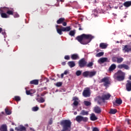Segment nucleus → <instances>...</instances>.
Listing matches in <instances>:
<instances>
[{"instance_id":"obj_17","label":"nucleus","mask_w":131,"mask_h":131,"mask_svg":"<svg viewBox=\"0 0 131 131\" xmlns=\"http://www.w3.org/2000/svg\"><path fill=\"white\" fill-rule=\"evenodd\" d=\"M71 58L72 60H78L79 59V56L77 54H74L71 55Z\"/></svg>"},{"instance_id":"obj_44","label":"nucleus","mask_w":131,"mask_h":131,"mask_svg":"<svg viewBox=\"0 0 131 131\" xmlns=\"http://www.w3.org/2000/svg\"><path fill=\"white\" fill-rule=\"evenodd\" d=\"M78 101H77V100H74V102H73V105L74 106H78Z\"/></svg>"},{"instance_id":"obj_35","label":"nucleus","mask_w":131,"mask_h":131,"mask_svg":"<svg viewBox=\"0 0 131 131\" xmlns=\"http://www.w3.org/2000/svg\"><path fill=\"white\" fill-rule=\"evenodd\" d=\"M94 65V62L93 61L90 62L88 64L86 63V67H88V68H91Z\"/></svg>"},{"instance_id":"obj_52","label":"nucleus","mask_w":131,"mask_h":131,"mask_svg":"<svg viewBox=\"0 0 131 131\" xmlns=\"http://www.w3.org/2000/svg\"><path fill=\"white\" fill-rule=\"evenodd\" d=\"M44 80H45L46 83L49 82V81H50V80H49V79L47 78H44Z\"/></svg>"},{"instance_id":"obj_42","label":"nucleus","mask_w":131,"mask_h":131,"mask_svg":"<svg viewBox=\"0 0 131 131\" xmlns=\"http://www.w3.org/2000/svg\"><path fill=\"white\" fill-rule=\"evenodd\" d=\"M14 99L16 102H19V101H21V98L19 96H15L14 97Z\"/></svg>"},{"instance_id":"obj_12","label":"nucleus","mask_w":131,"mask_h":131,"mask_svg":"<svg viewBox=\"0 0 131 131\" xmlns=\"http://www.w3.org/2000/svg\"><path fill=\"white\" fill-rule=\"evenodd\" d=\"M126 89L127 92H130L131 91V81L127 80L126 84Z\"/></svg>"},{"instance_id":"obj_55","label":"nucleus","mask_w":131,"mask_h":131,"mask_svg":"<svg viewBox=\"0 0 131 131\" xmlns=\"http://www.w3.org/2000/svg\"><path fill=\"white\" fill-rule=\"evenodd\" d=\"M63 74H64V75H67V74H68V71L66 70V71L64 72Z\"/></svg>"},{"instance_id":"obj_24","label":"nucleus","mask_w":131,"mask_h":131,"mask_svg":"<svg viewBox=\"0 0 131 131\" xmlns=\"http://www.w3.org/2000/svg\"><path fill=\"white\" fill-rule=\"evenodd\" d=\"M68 65L71 68H73L75 66V62L73 61H69L68 62Z\"/></svg>"},{"instance_id":"obj_9","label":"nucleus","mask_w":131,"mask_h":131,"mask_svg":"<svg viewBox=\"0 0 131 131\" xmlns=\"http://www.w3.org/2000/svg\"><path fill=\"white\" fill-rule=\"evenodd\" d=\"M106 62H109L107 57H101L98 60L99 64H103V63H106Z\"/></svg>"},{"instance_id":"obj_36","label":"nucleus","mask_w":131,"mask_h":131,"mask_svg":"<svg viewBox=\"0 0 131 131\" xmlns=\"http://www.w3.org/2000/svg\"><path fill=\"white\" fill-rule=\"evenodd\" d=\"M5 111L7 115H11V114H12V112H11V111H10L8 108H6Z\"/></svg>"},{"instance_id":"obj_60","label":"nucleus","mask_w":131,"mask_h":131,"mask_svg":"<svg viewBox=\"0 0 131 131\" xmlns=\"http://www.w3.org/2000/svg\"><path fill=\"white\" fill-rule=\"evenodd\" d=\"M79 30H82V29L81 28V26H80V25H79Z\"/></svg>"},{"instance_id":"obj_40","label":"nucleus","mask_w":131,"mask_h":131,"mask_svg":"<svg viewBox=\"0 0 131 131\" xmlns=\"http://www.w3.org/2000/svg\"><path fill=\"white\" fill-rule=\"evenodd\" d=\"M69 35H71V36H74V35H75V31H71L69 32Z\"/></svg>"},{"instance_id":"obj_8","label":"nucleus","mask_w":131,"mask_h":131,"mask_svg":"<svg viewBox=\"0 0 131 131\" xmlns=\"http://www.w3.org/2000/svg\"><path fill=\"white\" fill-rule=\"evenodd\" d=\"M82 95L85 98H88L91 96V90L90 89H87L83 91Z\"/></svg>"},{"instance_id":"obj_43","label":"nucleus","mask_w":131,"mask_h":131,"mask_svg":"<svg viewBox=\"0 0 131 131\" xmlns=\"http://www.w3.org/2000/svg\"><path fill=\"white\" fill-rule=\"evenodd\" d=\"M104 55V52H99L96 54V57H102Z\"/></svg>"},{"instance_id":"obj_23","label":"nucleus","mask_w":131,"mask_h":131,"mask_svg":"<svg viewBox=\"0 0 131 131\" xmlns=\"http://www.w3.org/2000/svg\"><path fill=\"white\" fill-rule=\"evenodd\" d=\"M0 131H8L7 125L3 124L0 127Z\"/></svg>"},{"instance_id":"obj_41","label":"nucleus","mask_w":131,"mask_h":131,"mask_svg":"<svg viewBox=\"0 0 131 131\" xmlns=\"http://www.w3.org/2000/svg\"><path fill=\"white\" fill-rule=\"evenodd\" d=\"M81 72L82 71L80 70H78L76 72V75H77V76H80V75H81Z\"/></svg>"},{"instance_id":"obj_59","label":"nucleus","mask_w":131,"mask_h":131,"mask_svg":"<svg viewBox=\"0 0 131 131\" xmlns=\"http://www.w3.org/2000/svg\"><path fill=\"white\" fill-rule=\"evenodd\" d=\"M126 121H127L128 124H130V123H129V119H127L126 120Z\"/></svg>"},{"instance_id":"obj_21","label":"nucleus","mask_w":131,"mask_h":131,"mask_svg":"<svg viewBox=\"0 0 131 131\" xmlns=\"http://www.w3.org/2000/svg\"><path fill=\"white\" fill-rule=\"evenodd\" d=\"M62 28V31L64 32H68V31H70L71 30V27L70 26L66 27H61Z\"/></svg>"},{"instance_id":"obj_26","label":"nucleus","mask_w":131,"mask_h":131,"mask_svg":"<svg viewBox=\"0 0 131 131\" xmlns=\"http://www.w3.org/2000/svg\"><path fill=\"white\" fill-rule=\"evenodd\" d=\"M123 6L126 8H128L131 6V1H126L123 3Z\"/></svg>"},{"instance_id":"obj_3","label":"nucleus","mask_w":131,"mask_h":131,"mask_svg":"<svg viewBox=\"0 0 131 131\" xmlns=\"http://www.w3.org/2000/svg\"><path fill=\"white\" fill-rule=\"evenodd\" d=\"M115 77L118 81H123L125 78V73L121 70H119L115 74Z\"/></svg>"},{"instance_id":"obj_28","label":"nucleus","mask_w":131,"mask_h":131,"mask_svg":"<svg viewBox=\"0 0 131 131\" xmlns=\"http://www.w3.org/2000/svg\"><path fill=\"white\" fill-rule=\"evenodd\" d=\"M36 101L38 102V103H45L46 101V100H45V98L43 97H40V98H37Z\"/></svg>"},{"instance_id":"obj_56","label":"nucleus","mask_w":131,"mask_h":131,"mask_svg":"<svg viewBox=\"0 0 131 131\" xmlns=\"http://www.w3.org/2000/svg\"><path fill=\"white\" fill-rule=\"evenodd\" d=\"M61 64L62 65V66H65L66 65V62L65 61L62 62Z\"/></svg>"},{"instance_id":"obj_6","label":"nucleus","mask_w":131,"mask_h":131,"mask_svg":"<svg viewBox=\"0 0 131 131\" xmlns=\"http://www.w3.org/2000/svg\"><path fill=\"white\" fill-rule=\"evenodd\" d=\"M75 120L77 122H81V121H83L84 122H88L89 120V118L86 117H83L81 116H77Z\"/></svg>"},{"instance_id":"obj_31","label":"nucleus","mask_w":131,"mask_h":131,"mask_svg":"<svg viewBox=\"0 0 131 131\" xmlns=\"http://www.w3.org/2000/svg\"><path fill=\"white\" fill-rule=\"evenodd\" d=\"M117 113V110L111 108L109 112L110 114H116Z\"/></svg>"},{"instance_id":"obj_7","label":"nucleus","mask_w":131,"mask_h":131,"mask_svg":"<svg viewBox=\"0 0 131 131\" xmlns=\"http://www.w3.org/2000/svg\"><path fill=\"white\" fill-rule=\"evenodd\" d=\"M87 62L85 60V58H82L78 61L79 67L80 68H83L86 66Z\"/></svg>"},{"instance_id":"obj_34","label":"nucleus","mask_w":131,"mask_h":131,"mask_svg":"<svg viewBox=\"0 0 131 131\" xmlns=\"http://www.w3.org/2000/svg\"><path fill=\"white\" fill-rule=\"evenodd\" d=\"M2 18H8V15L5 12H0Z\"/></svg>"},{"instance_id":"obj_46","label":"nucleus","mask_w":131,"mask_h":131,"mask_svg":"<svg viewBox=\"0 0 131 131\" xmlns=\"http://www.w3.org/2000/svg\"><path fill=\"white\" fill-rule=\"evenodd\" d=\"M93 15L94 16H97V14H98V11L96 10H94L92 11Z\"/></svg>"},{"instance_id":"obj_14","label":"nucleus","mask_w":131,"mask_h":131,"mask_svg":"<svg viewBox=\"0 0 131 131\" xmlns=\"http://www.w3.org/2000/svg\"><path fill=\"white\" fill-rule=\"evenodd\" d=\"M110 97H111V95H110V94L103 95L101 97V100H102V101H105V100H109V99H110Z\"/></svg>"},{"instance_id":"obj_5","label":"nucleus","mask_w":131,"mask_h":131,"mask_svg":"<svg viewBox=\"0 0 131 131\" xmlns=\"http://www.w3.org/2000/svg\"><path fill=\"white\" fill-rule=\"evenodd\" d=\"M103 82L104 86L107 88L108 85L111 84V80H110V78L108 77H105L102 78L100 81L99 83H102Z\"/></svg>"},{"instance_id":"obj_58","label":"nucleus","mask_w":131,"mask_h":131,"mask_svg":"<svg viewBox=\"0 0 131 131\" xmlns=\"http://www.w3.org/2000/svg\"><path fill=\"white\" fill-rule=\"evenodd\" d=\"M46 92H43L41 94V97H43L45 96V95H46Z\"/></svg>"},{"instance_id":"obj_50","label":"nucleus","mask_w":131,"mask_h":131,"mask_svg":"<svg viewBox=\"0 0 131 131\" xmlns=\"http://www.w3.org/2000/svg\"><path fill=\"white\" fill-rule=\"evenodd\" d=\"M93 131H99V129L97 127H94L93 129Z\"/></svg>"},{"instance_id":"obj_53","label":"nucleus","mask_w":131,"mask_h":131,"mask_svg":"<svg viewBox=\"0 0 131 131\" xmlns=\"http://www.w3.org/2000/svg\"><path fill=\"white\" fill-rule=\"evenodd\" d=\"M62 25L63 26H67V23L63 21V22L62 23Z\"/></svg>"},{"instance_id":"obj_4","label":"nucleus","mask_w":131,"mask_h":131,"mask_svg":"<svg viewBox=\"0 0 131 131\" xmlns=\"http://www.w3.org/2000/svg\"><path fill=\"white\" fill-rule=\"evenodd\" d=\"M97 74V72L96 71H84L82 73V76L85 78L89 77L90 78H92L93 76H95Z\"/></svg>"},{"instance_id":"obj_39","label":"nucleus","mask_w":131,"mask_h":131,"mask_svg":"<svg viewBox=\"0 0 131 131\" xmlns=\"http://www.w3.org/2000/svg\"><path fill=\"white\" fill-rule=\"evenodd\" d=\"M62 84H63L62 82H58L56 83L55 85L57 86V88H60V86H62Z\"/></svg>"},{"instance_id":"obj_16","label":"nucleus","mask_w":131,"mask_h":131,"mask_svg":"<svg viewBox=\"0 0 131 131\" xmlns=\"http://www.w3.org/2000/svg\"><path fill=\"white\" fill-rule=\"evenodd\" d=\"M9 7H1L0 8V12L1 13H7L8 12V10H9Z\"/></svg>"},{"instance_id":"obj_49","label":"nucleus","mask_w":131,"mask_h":131,"mask_svg":"<svg viewBox=\"0 0 131 131\" xmlns=\"http://www.w3.org/2000/svg\"><path fill=\"white\" fill-rule=\"evenodd\" d=\"M49 124H53V118H51L49 121Z\"/></svg>"},{"instance_id":"obj_1","label":"nucleus","mask_w":131,"mask_h":131,"mask_svg":"<svg viewBox=\"0 0 131 131\" xmlns=\"http://www.w3.org/2000/svg\"><path fill=\"white\" fill-rule=\"evenodd\" d=\"M95 38V37L91 34H82L79 36H77L76 37V39L78 40L81 45H88L90 43V41H92L93 39Z\"/></svg>"},{"instance_id":"obj_57","label":"nucleus","mask_w":131,"mask_h":131,"mask_svg":"<svg viewBox=\"0 0 131 131\" xmlns=\"http://www.w3.org/2000/svg\"><path fill=\"white\" fill-rule=\"evenodd\" d=\"M73 100H74V101H77V100H78V98L76 97H74L73 98Z\"/></svg>"},{"instance_id":"obj_30","label":"nucleus","mask_w":131,"mask_h":131,"mask_svg":"<svg viewBox=\"0 0 131 131\" xmlns=\"http://www.w3.org/2000/svg\"><path fill=\"white\" fill-rule=\"evenodd\" d=\"M56 31L57 32V33H58V34H59V35H62L63 34V33L62 32V31H63V29L61 27V29H59V28H57V30Z\"/></svg>"},{"instance_id":"obj_13","label":"nucleus","mask_w":131,"mask_h":131,"mask_svg":"<svg viewBox=\"0 0 131 131\" xmlns=\"http://www.w3.org/2000/svg\"><path fill=\"white\" fill-rule=\"evenodd\" d=\"M94 111L95 113H96L97 114H101V112H102V110H101V108L98 106L94 107Z\"/></svg>"},{"instance_id":"obj_27","label":"nucleus","mask_w":131,"mask_h":131,"mask_svg":"<svg viewBox=\"0 0 131 131\" xmlns=\"http://www.w3.org/2000/svg\"><path fill=\"white\" fill-rule=\"evenodd\" d=\"M64 21H65V18L61 17L59 18L58 20H57L56 23L57 24H62Z\"/></svg>"},{"instance_id":"obj_51","label":"nucleus","mask_w":131,"mask_h":131,"mask_svg":"<svg viewBox=\"0 0 131 131\" xmlns=\"http://www.w3.org/2000/svg\"><path fill=\"white\" fill-rule=\"evenodd\" d=\"M1 32L3 35H6V31L5 30H3V29H2V31Z\"/></svg>"},{"instance_id":"obj_62","label":"nucleus","mask_w":131,"mask_h":131,"mask_svg":"<svg viewBox=\"0 0 131 131\" xmlns=\"http://www.w3.org/2000/svg\"><path fill=\"white\" fill-rule=\"evenodd\" d=\"M43 90H47V87H44L43 88H41V91H43Z\"/></svg>"},{"instance_id":"obj_19","label":"nucleus","mask_w":131,"mask_h":131,"mask_svg":"<svg viewBox=\"0 0 131 131\" xmlns=\"http://www.w3.org/2000/svg\"><path fill=\"white\" fill-rule=\"evenodd\" d=\"M15 130L17 131H25L26 130V127L24 126H20V127H15Z\"/></svg>"},{"instance_id":"obj_63","label":"nucleus","mask_w":131,"mask_h":131,"mask_svg":"<svg viewBox=\"0 0 131 131\" xmlns=\"http://www.w3.org/2000/svg\"><path fill=\"white\" fill-rule=\"evenodd\" d=\"M107 7V8H110V9H112V7H111L110 5H108Z\"/></svg>"},{"instance_id":"obj_2","label":"nucleus","mask_w":131,"mask_h":131,"mask_svg":"<svg viewBox=\"0 0 131 131\" xmlns=\"http://www.w3.org/2000/svg\"><path fill=\"white\" fill-rule=\"evenodd\" d=\"M60 124L62 127V130L61 131L71 130L72 122L70 120H63L61 121Z\"/></svg>"},{"instance_id":"obj_11","label":"nucleus","mask_w":131,"mask_h":131,"mask_svg":"<svg viewBox=\"0 0 131 131\" xmlns=\"http://www.w3.org/2000/svg\"><path fill=\"white\" fill-rule=\"evenodd\" d=\"M118 68H119V69H122V68H124V69H125L126 70H129V67L125 64H119L118 66Z\"/></svg>"},{"instance_id":"obj_61","label":"nucleus","mask_w":131,"mask_h":131,"mask_svg":"<svg viewBox=\"0 0 131 131\" xmlns=\"http://www.w3.org/2000/svg\"><path fill=\"white\" fill-rule=\"evenodd\" d=\"M64 75L63 73L61 74V78H63L64 77Z\"/></svg>"},{"instance_id":"obj_47","label":"nucleus","mask_w":131,"mask_h":131,"mask_svg":"<svg viewBox=\"0 0 131 131\" xmlns=\"http://www.w3.org/2000/svg\"><path fill=\"white\" fill-rule=\"evenodd\" d=\"M65 60H70V56L69 55H66L64 56Z\"/></svg>"},{"instance_id":"obj_33","label":"nucleus","mask_w":131,"mask_h":131,"mask_svg":"<svg viewBox=\"0 0 131 131\" xmlns=\"http://www.w3.org/2000/svg\"><path fill=\"white\" fill-rule=\"evenodd\" d=\"M80 115H89V112L88 111H85L84 110H82L81 113H80Z\"/></svg>"},{"instance_id":"obj_10","label":"nucleus","mask_w":131,"mask_h":131,"mask_svg":"<svg viewBox=\"0 0 131 131\" xmlns=\"http://www.w3.org/2000/svg\"><path fill=\"white\" fill-rule=\"evenodd\" d=\"M123 51H125V53H129L131 52V47L129 45H125L122 49Z\"/></svg>"},{"instance_id":"obj_38","label":"nucleus","mask_w":131,"mask_h":131,"mask_svg":"<svg viewBox=\"0 0 131 131\" xmlns=\"http://www.w3.org/2000/svg\"><path fill=\"white\" fill-rule=\"evenodd\" d=\"M39 109L38 106H34L32 107V110L34 111V112H36V111H38Z\"/></svg>"},{"instance_id":"obj_54","label":"nucleus","mask_w":131,"mask_h":131,"mask_svg":"<svg viewBox=\"0 0 131 131\" xmlns=\"http://www.w3.org/2000/svg\"><path fill=\"white\" fill-rule=\"evenodd\" d=\"M14 18H18L19 17V14H18L17 13L15 14L14 15Z\"/></svg>"},{"instance_id":"obj_37","label":"nucleus","mask_w":131,"mask_h":131,"mask_svg":"<svg viewBox=\"0 0 131 131\" xmlns=\"http://www.w3.org/2000/svg\"><path fill=\"white\" fill-rule=\"evenodd\" d=\"M84 104L85 106H91L92 103L90 101H84Z\"/></svg>"},{"instance_id":"obj_15","label":"nucleus","mask_w":131,"mask_h":131,"mask_svg":"<svg viewBox=\"0 0 131 131\" xmlns=\"http://www.w3.org/2000/svg\"><path fill=\"white\" fill-rule=\"evenodd\" d=\"M108 47V45L106 43H100L99 45V48L102 49V50H105V49H107Z\"/></svg>"},{"instance_id":"obj_48","label":"nucleus","mask_w":131,"mask_h":131,"mask_svg":"<svg viewBox=\"0 0 131 131\" xmlns=\"http://www.w3.org/2000/svg\"><path fill=\"white\" fill-rule=\"evenodd\" d=\"M26 94L28 95H32V93H31V92H30V91L27 90L26 91Z\"/></svg>"},{"instance_id":"obj_64","label":"nucleus","mask_w":131,"mask_h":131,"mask_svg":"<svg viewBox=\"0 0 131 131\" xmlns=\"http://www.w3.org/2000/svg\"><path fill=\"white\" fill-rule=\"evenodd\" d=\"M10 131H14V129L11 128V129H10Z\"/></svg>"},{"instance_id":"obj_45","label":"nucleus","mask_w":131,"mask_h":131,"mask_svg":"<svg viewBox=\"0 0 131 131\" xmlns=\"http://www.w3.org/2000/svg\"><path fill=\"white\" fill-rule=\"evenodd\" d=\"M117 58L116 57H114L112 58V60L113 62H117Z\"/></svg>"},{"instance_id":"obj_20","label":"nucleus","mask_w":131,"mask_h":131,"mask_svg":"<svg viewBox=\"0 0 131 131\" xmlns=\"http://www.w3.org/2000/svg\"><path fill=\"white\" fill-rule=\"evenodd\" d=\"M90 119L92 121H95V120L98 119V117H96V115H95V114L92 113L91 115Z\"/></svg>"},{"instance_id":"obj_29","label":"nucleus","mask_w":131,"mask_h":131,"mask_svg":"<svg viewBox=\"0 0 131 131\" xmlns=\"http://www.w3.org/2000/svg\"><path fill=\"white\" fill-rule=\"evenodd\" d=\"M30 84H34L37 85L38 84V80H33L30 82Z\"/></svg>"},{"instance_id":"obj_22","label":"nucleus","mask_w":131,"mask_h":131,"mask_svg":"<svg viewBox=\"0 0 131 131\" xmlns=\"http://www.w3.org/2000/svg\"><path fill=\"white\" fill-rule=\"evenodd\" d=\"M116 104L118 105H121L122 104V100L121 99H117L115 102H113L114 106H116Z\"/></svg>"},{"instance_id":"obj_32","label":"nucleus","mask_w":131,"mask_h":131,"mask_svg":"<svg viewBox=\"0 0 131 131\" xmlns=\"http://www.w3.org/2000/svg\"><path fill=\"white\" fill-rule=\"evenodd\" d=\"M122 62H123V58L117 57V63H118V64H120V63H122Z\"/></svg>"},{"instance_id":"obj_25","label":"nucleus","mask_w":131,"mask_h":131,"mask_svg":"<svg viewBox=\"0 0 131 131\" xmlns=\"http://www.w3.org/2000/svg\"><path fill=\"white\" fill-rule=\"evenodd\" d=\"M115 69H116V65L113 63L109 68V71L111 72V71H113V70H115Z\"/></svg>"},{"instance_id":"obj_18","label":"nucleus","mask_w":131,"mask_h":131,"mask_svg":"<svg viewBox=\"0 0 131 131\" xmlns=\"http://www.w3.org/2000/svg\"><path fill=\"white\" fill-rule=\"evenodd\" d=\"M6 14H8V15H14V9L11 8H8V10H7Z\"/></svg>"}]
</instances>
